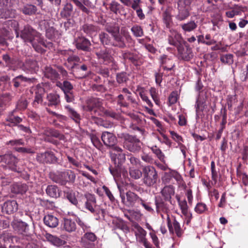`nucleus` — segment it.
Instances as JSON below:
<instances>
[{"label":"nucleus","mask_w":248,"mask_h":248,"mask_svg":"<svg viewBox=\"0 0 248 248\" xmlns=\"http://www.w3.org/2000/svg\"><path fill=\"white\" fill-rule=\"evenodd\" d=\"M208 210V208L206 204L202 202H198L194 208V211L199 214H204Z\"/></svg>","instance_id":"49"},{"label":"nucleus","mask_w":248,"mask_h":248,"mask_svg":"<svg viewBox=\"0 0 248 248\" xmlns=\"http://www.w3.org/2000/svg\"><path fill=\"white\" fill-rule=\"evenodd\" d=\"M139 205H142V206L148 212L150 213L154 212V209L151 206V202H146L145 201L141 199V202L139 203Z\"/></svg>","instance_id":"62"},{"label":"nucleus","mask_w":248,"mask_h":248,"mask_svg":"<svg viewBox=\"0 0 248 248\" xmlns=\"http://www.w3.org/2000/svg\"><path fill=\"white\" fill-rule=\"evenodd\" d=\"M169 171L165 172L162 177V180L163 183H170L172 178H174L179 183H181L183 181L182 176L177 171L170 169H169Z\"/></svg>","instance_id":"17"},{"label":"nucleus","mask_w":248,"mask_h":248,"mask_svg":"<svg viewBox=\"0 0 248 248\" xmlns=\"http://www.w3.org/2000/svg\"><path fill=\"white\" fill-rule=\"evenodd\" d=\"M123 164H114V167L111 166L109 167V170L110 173L115 178L120 179L121 178V172L124 166Z\"/></svg>","instance_id":"36"},{"label":"nucleus","mask_w":248,"mask_h":248,"mask_svg":"<svg viewBox=\"0 0 248 248\" xmlns=\"http://www.w3.org/2000/svg\"><path fill=\"white\" fill-rule=\"evenodd\" d=\"M162 19L163 23L165 24L166 28H170L172 23V20L171 15L167 10L163 12L162 14Z\"/></svg>","instance_id":"45"},{"label":"nucleus","mask_w":248,"mask_h":248,"mask_svg":"<svg viewBox=\"0 0 248 248\" xmlns=\"http://www.w3.org/2000/svg\"><path fill=\"white\" fill-rule=\"evenodd\" d=\"M96 59L100 63L110 65L112 68H117V62L113 57L112 49L109 48H104L96 50L95 52Z\"/></svg>","instance_id":"3"},{"label":"nucleus","mask_w":248,"mask_h":248,"mask_svg":"<svg viewBox=\"0 0 248 248\" xmlns=\"http://www.w3.org/2000/svg\"><path fill=\"white\" fill-rule=\"evenodd\" d=\"M49 177L53 182L63 186L68 182L74 183L76 174L74 171L67 170L63 171L51 172Z\"/></svg>","instance_id":"4"},{"label":"nucleus","mask_w":248,"mask_h":248,"mask_svg":"<svg viewBox=\"0 0 248 248\" xmlns=\"http://www.w3.org/2000/svg\"><path fill=\"white\" fill-rule=\"evenodd\" d=\"M197 26V23L193 20H190L180 25V27L184 32H190L194 31Z\"/></svg>","instance_id":"39"},{"label":"nucleus","mask_w":248,"mask_h":248,"mask_svg":"<svg viewBox=\"0 0 248 248\" xmlns=\"http://www.w3.org/2000/svg\"><path fill=\"white\" fill-rule=\"evenodd\" d=\"M43 220L44 224L49 228H55L59 224L58 218L57 217L52 214L45 215L44 217Z\"/></svg>","instance_id":"25"},{"label":"nucleus","mask_w":248,"mask_h":248,"mask_svg":"<svg viewBox=\"0 0 248 248\" xmlns=\"http://www.w3.org/2000/svg\"><path fill=\"white\" fill-rule=\"evenodd\" d=\"M45 90L40 85H38L36 86V91L35 92V95L33 101V105L36 106L41 104L43 102V96L45 93Z\"/></svg>","instance_id":"30"},{"label":"nucleus","mask_w":248,"mask_h":248,"mask_svg":"<svg viewBox=\"0 0 248 248\" xmlns=\"http://www.w3.org/2000/svg\"><path fill=\"white\" fill-rule=\"evenodd\" d=\"M28 190V186L25 184L16 183L13 185L11 191L15 194H23Z\"/></svg>","instance_id":"34"},{"label":"nucleus","mask_w":248,"mask_h":248,"mask_svg":"<svg viewBox=\"0 0 248 248\" xmlns=\"http://www.w3.org/2000/svg\"><path fill=\"white\" fill-rule=\"evenodd\" d=\"M86 199L85 208L93 214H98L100 213L99 206L97 205L96 199L93 194L86 193L84 196Z\"/></svg>","instance_id":"6"},{"label":"nucleus","mask_w":248,"mask_h":248,"mask_svg":"<svg viewBox=\"0 0 248 248\" xmlns=\"http://www.w3.org/2000/svg\"><path fill=\"white\" fill-rule=\"evenodd\" d=\"M100 40L103 45H112V42L109 35L105 32H101L99 35Z\"/></svg>","instance_id":"54"},{"label":"nucleus","mask_w":248,"mask_h":248,"mask_svg":"<svg viewBox=\"0 0 248 248\" xmlns=\"http://www.w3.org/2000/svg\"><path fill=\"white\" fill-rule=\"evenodd\" d=\"M152 151L155 154L157 158L163 163H165V156L161 150L156 146L152 147L151 148Z\"/></svg>","instance_id":"51"},{"label":"nucleus","mask_w":248,"mask_h":248,"mask_svg":"<svg viewBox=\"0 0 248 248\" xmlns=\"http://www.w3.org/2000/svg\"><path fill=\"white\" fill-rule=\"evenodd\" d=\"M82 30L86 34L92 35L97 31V28L92 24H85L82 26Z\"/></svg>","instance_id":"50"},{"label":"nucleus","mask_w":248,"mask_h":248,"mask_svg":"<svg viewBox=\"0 0 248 248\" xmlns=\"http://www.w3.org/2000/svg\"><path fill=\"white\" fill-rule=\"evenodd\" d=\"M167 200H165L160 196L155 197V205L156 211L157 213L160 212L167 213L169 210V204Z\"/></svg>","instance_id":"18"},{"label":"nucleus","mask_w":248,"mask_h":248,"mask_svg":"<svg viewBox=\"0 0 248 248\" xmlns=\"http://www.w3.org/2000/svg\"><path fill=\"white\" fill-rule=\"evenodd\" d=\"M134 228L136 229L135 231V235L137 241L141 244L143 242L147 240L146 235V231L140 227L138 224H135L134 225Z\"/></svg>","instance_id":"24"},{"label":"nucleus","mask_w":248,"mask_h":248,"mask_svg":"<svg viewBox=\"0 0 248 248\" xmlns=\"http://www.w3.org/2000/svg\"><path fill=\"white\" fill-rule=\"evenodd\" d=\"M76 45L78 49L88 51L90 48L91 44L88 39L84 37H80L77 39Z\"/></svg>","instance_id":"28"},{"label":"nucleus","mask_w":248,"mask_h":248,"mask_svg":"<svg viewBox=\"0 0 248 248\" xmlns=\"http://www.w3.org/2000/svg\"><path fill=\"white\" fill-rule=\"evenodd\" d=\"M0 162L7 164L9 168L14 171H17L16 164L18 159L11 153L8 152L4 155H0Z\"/></svg>","instance_id":"12"},{"label":"nucleus","mask_w":248,"mask_h":248,"mask_svg":"<svg viewBox=\"0 0 248 248\" xmlns=\"http://www.w3.org/2000/svg\"><path fill=\"white\" fill-rule=\"evenodd\" d=\"M72 68L75 69L73 70V72L75 73L76 77L78 78H84L86 76V74L82 73L80 75H79L78 73L80 70H82L83 72H87L88 69V67L86 64H82L81 66H78L76 63H75L74 65H73L72 66Z\"/></svg>","instance_id":"37"},{"label":"nucleus","mask_w":248,"mask_h":248,"mask_svg":"<svg viewBox=\"0 0 248 248\" xmlns=\"http://www.w3.org/2000/svg\"><path fill=\"white\" fill-rule=\"evenodd\" d=\"M71 1H72L79 10L87 15H89L91 12L86 7L89 8L93 7L92 2L89 0H84L83 2H81L78 0H71Z\"/></svg>","instance_id":"23"},{"label":"nucleus","mask_w":248,"mask_h":248,"mask_svg":"<svg viewBox=\"0 0 248 248\" xmlns=\"http://www.w3.org/2000/svg\"><path fill=\"white\" fill-rule=\"evenodd\" d=\"M142 174L141 171L140 170L135 169L134 167H130L129 174L133 178L138 179L141 176Z\"/></svg>","instance_id":"58"},{"label":"nucleus","mask_w":248,"mask_h":248,"mask_svg":"<svg viewBox=\"0 0 248 248\" xmlns=\"http://www.w3.org/2000/svg\"><path fill=\"white\" fill-rule=\"evenodd\" d=\"M62 229L68 232H75L77 229V225L75 221L71 219L64 218L62 223Z\"/></svg>","instance_id":"26"},{"label":"nucleus","mask_w":248,"mask_h":248,"mask_svg":"<svg viewBox=\"0 0 248 248\" xmlns=\"http://www.w3.org/2000/svg\"><path fill=\"white\" fill-rule=\"evenodd\" d=\"M43 133L48 137H52L58 138L62 140H64L65 139V136L63 134L60 133L58 130L54 129L47 128L44 130Z\"/></svg>","instance_id":"33"},{"label":"nucleus","mask_w":248,"mask_h":248,"mask_svg":"<svg viewBox=\"0 0 248 248\" xmlns=\"http://www.w3.org/2000/svg\"><path fill=\"white\" fill-rule=\"evenodd\" d=\"M211 169L212 173V184L215 185L217 183L218 177V171L216 169L215 162L212 161L211 163Z\"/></svg>","instance_id":"48"},{"label":"nucleus","mask_w":248,"mask_h":248,"mask_svg":"<svg viewBox=\"0 0 248 248\" xmlns=\"http://www.w3.org/2000/svg\"><path fill=\"white\" fill-rule=\"evenodd\" d=\"M36 79L35 78H28L24 77L22 75L16 76L12 80L13 85L15 88L19 87L21 83L23 82H26L28 83H33L36 81Z\"/></svg>","instance_id":"29"},{"label":"nucleus","mask_w":248,"mask_h":248,"mask_svg":"<svg viewBox=\"0 0 248 248\" xmlns=\"http://www.w3.org/2000/svg\"><path fill=\"white\" fill-rule=\"evenodd\" d=\"M81 197H83L82 195L79 194L78 192L70 191L66 194V198L68 201L77 207L79 206L78 201Z\"/></svg>","instance_id":"31"},{"label":"nucleus","mask_w":248,"mask_h":248,"mask_svg":"<svg viewBox=\"0 0 248 248\" xmlns=\"http://www.w3.org/2000/svg\"><path fill=\"white\" fill-rule=\"evenodd\" d=\"M46 193L50 197L56 198L60 196V192L57 186L49 185L46 189Z\"/></svg>","instance_id":"41"},{"label":"nucleus","mask_w":248,"mask_h":248,"mask_svg":"<svg viewBox=\"0 0 248 248\" xmlns=\"http://www.w3.org/2000/svg\"><path fill=\"white\" fill-rule=\"evenodd\" d=\"M37 7L32 4H27L20 9V11L25 15L31 16L34 15L37 12Z\"/></svg>","instance_id":"42"},{"label":"nucleus","mask_w":248,"mask_h":248,"mask_svg":"<svg viewBox=\"0 0 248 248\" xmlns=\"http://www.w3.org/2000/svg\"><path fill=\"white\" fill-rule=\"evenodd\" d=\"M40 27H44L46 29V36L50 40H54L59 38L61 34L53 27H50L48 22L46 20H42L39 23Z\"/></svg>","instance_id":"13"},{"label":"nucleus","mask_w":248,"mask_h":248,"mask_svg":"<svg viewBox=\"0 0 248 248\" xmlns=\"http://www.w3.org/2000/svg\"><path fill=\"white\" fill-rule=\"evenodd\" d=\"M126 200H125V196L120 193V197L123 203L125 205L132 207H138L139 203L141 202V198L136 193L129 191L126 194Z\"/></svg>","instance_id":"8"},{"label":"nucleus","mask_w":248,"mask_h":248,"mask_svg":"<svg viewBox=\"0 0 248 248\" xmlns=\"http://www.w3.org/2000/svg\"><path fill=\"white\" fill-rule=\"evenodd\" d=\"M36 159L39 163L42 164H53L57 161L54 153L51 151L37 153Z\"/></svg>","instance_id":"10"},{"label":"nucleus","mask_w":248,"mask_h":248,"mask_svg":"<svg viewBox=\"0 0 248 248\" xmlns=\"http://www.w3.org/2000/svg\"><path fill=\"white\" fill-rule=\"evenodd\" d=\"M6 121L12 124V125H16L21 123L22 121L20 117L15 116L14 114V111L11 112L7 117Z\"/></svg>","instance_id":"46"},{"label":"nucleus","mask_w":248,"mask_h":248,"mask_svg":"<svg viewBox=\"0 0 248 248\" xmlns=\"http://www.w3.org/2000/svg\"><path fill=\"white\" fill-rule=\"evenodd\" d=\"M160 66L164 70L170 71L174 67L172 60L166 55H162L159 58Z\"/></svg>","instance_id":"21"},{"label":"nucleus","mask_w":248,"mask_h":248,"mask_svg":"<svg viewBox=\"0 0 248 248\" xmlns=\"http://www.w3.org/2000/svg\"><path fill=\"white\" fill-rule=\"evenodd\" d=\"M90 137L93 145L97 149L100 150L102 147V144L99 138L95 134H90Z\"/></svg>","instance_id":"56"},{"label":"nucleus","mask_w":248,"mask_h":248,"mask_svg":"<svg viewBox=\"0 0 248 248\" xmlns=\"http://www.w3.org/2000/svg\"><path fill=\"white\" fill-rule=\"evenodd\" d=\"M45 76L52 80H57L59 78L58 72L50 66H46L44 70Z\"/></svg>","instance_id":"35"},{"label":"nucleus","mask_w":248,"mask_h":248,"mask_svg":"<svg viewBox=\"0 0 248 248\" xmlns=\"http://www.w3.org/2000/svg\"><path fill=\"white\" fill-rule=\"evenodd\" d=\"M47 101V104L49 107H56L60 104V96L58 94L56 93H48L46 97Z\"/></svg>","instance_id":"27"},{"label":"nucleus","mask_w":248,"mask_h":248,"mask_svg":"<svg viewBox=\"0 0 248 248\" xmlns=\"http://www.w3.org/2000/svg\"><path fill=\"white\" fill-rule=\"evenodd\" d=\"M180 36V35L176 32L174 34L169 35L168 39L169 43L172 46H176L177 48L179 45H182L178 41Z\"/></svg>","instance_id":"47"},{"label":"nucleus","mask_w":248,"mask_h":248,"mask_svg":"<svg viewBox=\"0 0 248 248\" xmlns=\"http://www.w3.org/2000/svg\"><path fill=\"white\" fill-rule=\"evenodd\" d=\"M143 183L147 186L155 185L158 179L157 172L155 168L152 166L144 167L142 169Z\"/></svg>","instance_id":"5"},{"label":"nucleus","mask_w":248,"mask_h":248,"mask_svg":"<svg viewBox=\"0 0 248 248\" xmlns=\"http://www.w3.org/2000/svg\"><path fill=\"white\" fill-rule=\"evenodd\" d=\"M10 93H5L0 96V111L3 110L7 104L12 99Z\"/></svg>","instance_id":"43"},{"label":"nucleus","mask_w":248,"mask_h":248,"mask_svg":"<svg viewBox=\"0 0 248 248\" xmlns=\"http://www.w3.org/2000/svg\"><path fill=\"white\" fill-rule=\"evenodd\" d=\"M150 93L155 103L157 105H159L160 100L158 96V93L156 89L154 87L151 88L150 90Z\"/></svg>","instance_id":"60"},{"label":"nucleus","mask_w":248,"mask_h":248,"mask_svg":"<svg viewBox=\"0 0 248 248\" xmlns=\"http://www.w3.org/2000/svg\"><path fill=\"white\" fill-rule=\"evenodd\" d=\"M178 13L175 18L179 21L186 19L190 16V4L178 1L177 3Z\"/></svg>","instance_id":"9"},{"label":"nucleus","mask_w":248,"mask_h":248,"mask_svg":"<svg viewBox=\"0 0 248 248\" xmlns=\"http://www.w3.org/2000/svg\"><path fill=\"white\" fill-rule=\"evenodd\" d=\"M131 31L134 36L136 37H141L143 35L144 32L141 27L138 25H134L131 29Z\"/></svg>","instance_id":"52"},{"label":"nucleus","mask_w":248,"mask_h":248,"mask_svg":"<svg viewBox=\"0 0 248 248\" xmlns=\"http://www.w3.org/2000/svg\"><path fill=\"white\" fill-rule=\"evenodd\" d=\"M167 221L170 232L171 234L175 232L178 237H181L183 233V231L181 228L180 223L176 219L174 218L172 223H171L169 215H167Z\"/></svg>","instance_id":"14"},{"label":"nucleus","mask_w":248,"mask_h":248,"mask_svg":"<svg viewBox=\"0 0 248 248\" xmlns=\"http://www.w3.org/2000/svg\"><path fill=\"white\" fill-rule=\"evenodd\" d=\"M19 37L24 42L31 43L35 51L39 53L44 52L42 46H46L44 39L41 37V34L29 24L24 26L23 29L20 31Z\"/></svg>","instance_id":"1"},{"label":"nucleus","mask_w":248,"mask_h":248,"mask_svg":"<svg viewBox=\"0 0 248 248\" xmlns=\"http://www.w3.org/2000/svg\"><path fill=\"white\" fill-rule=\"evenodd\" d=\"M220 59L221 62L224 64H231L233 62V55L230 54L222 55Z\"/></svg>","instance_id":"59"},{"label":"nucleus","mask_w":248,"mask_h":248,"mask_svg":"<svg viewBox=\"0 0 248 248\" xmlns=\"http://www.w3.org/2000/svg\"><path fill=\"white\" fill-rule=\"evenodd\" d=\"M73 6L71 3H67L62 11L61 14L62 16L68 17L70 16L73 11Z\"/></svg>","instance_id":"53"},{"label":"nucleus","mask_w":248,"mask_h":248,"mask_svg":"<svg viewBox=\"0 0 248 248\" xmlns=\"http://www.w3.org/2000/svg\"><path fill=\"white\" fill-rule=\"evenodd\" d=\"M185 47L184 46L179 45L177 46V51L179 58L185 61H189L194 56L193 53L191 48L186 43H184Z\"/></svg>","instance_id":"11"},{"label":"nucleus","mask_w":248,"mask_h":248,"mask_svg":"<svg viewBox=\"0 0 248 248\" xmlns=\"http://www.w3.org/2000/svg\"><path fill=\"white\" fill-rule=\"evenodd\" d=\"M21 69L27 73L33 74L39 69L37 62L33 59H28L23 62Z\"/></svg>","instance_id":"15"},{"label":"nucleus","mask_w":248,"mask_h":248,"mask_svg":"<svg viewBox=\"0 0 248 248\" xmlns=\"http://www.w3.org/2000/svg\"><path fill=\"white\" fill-rule=\"evenodd\" d=\"M46 238L48 241L57 247L62 246L65 244L64 240L49 233L46 234Z\"/></svg>","instance_id":"38"},{"label":"nucleus","mask_w":248,"mask_h":248,"mask_svg":"<svg viewBox=\"0 0 248 248\" xmlns=\"http://www.w3.org/2000/svg\"><path fill=\"white\" fill-rule=\"evenodd\" d=\"M114 42L112 43V46H117L120 48H124L126 47L125 43L123 37L117 33L113 36Z\"/></svg>","instance_id":"44"},{"label":"nucleus","mask_w":248,"mask_h":248,"mask_svg":"<svg viewBox=\"0 0 248 248\" xmlns=\"http://www.w3.org/2000/svg\"><path fill=\"white\" fill-rule=\"evenodd\" d=\"M118 137L123 140L124 148L130 152L138 153L141 150V143L136 136L122 133L118 135Z\"/></svg>","instance_id":"2"},{"label":"nucleus","mask_w":248,"mask_h":248,"mask_svg":"<svg viewBox=\"0 0 248 248\" xmlns=\"http://www.w3.org/2000/svg\"><path fill=\"white\" fill-rule=\"evenodd\" d=\"M111 160L114 164H124L126 160L125 154L123 152V149L118 146L111 147L109 152Z\"/></svg>","instance_id":"7"},{"label":"nucleus","mask_w":248,"mask_h":248,"mask_svg":"<svg viewBox=\"0 0 248 248\" xmlns=\"http://www.w3.org/2000/svg\"><path fill=\"white\" fill-rule=\"evenodd\" d=\"M16 15V11L12 8L3 7L0 9V18H8L15 17Z\"/></svg>","instance_id":"32"},{"label":"nucleus","mask_w":248,"mask_h":248,"mask_svg":"<svg viewBox=\"0 0 248 248\" xmlns=\"http://www.w3.org/2000/svg\"><path fill=\"white\" fill-rule=\"evenodd\" d=\"M195 108L197 113L202 112L205 108L204 102L199 98L197 99L195 104Z\"/></svg>","instance_id":"61"},{"label":"nucleus","mask_w":248,"mask_h":248,"mask_svg":"<svg viewBox=\"0 0 248 248\" xmlns=\"http://www.w3.org/2000/svg\"><path fill=\"white\" fill-rule=\"evenodd\" d=\"M8 24L9 27L12 28L16 32V37H19V23L15 20H10L8 21Z\"/></svg>","instance_id":"57"},{"label":"nucleus","mask_w":248,"mask_h":248,"mask_svg":"<svg viewBox=\"0 0 248 248\" xmlns=\"http://www.w3.org/2000/svg\"><path fill=\"white\" fill-rule=\"evenodd\" d=\"M18 209V204L15 200H9L5 202L2 206V210L7 214L16 212Z\"/></svg>","instance_id":"22"},{"label":"nucleus","mask_w":248,"mask_h":248,"mask_svg":"<svg viewBox=\"0 0 248 248\" xmlns=\"http://www.w3.org/2000/svg\"><path fill=\"white\" fill-rule=\"evenodd\" d=\"M65 108L66 109L68 115L76 123L79 124L80 120V116L73 108H71L69 105L65 106Z\"/></svg>","instance_id":"40"},{"label":"nucleus","mask_w":248,"mask_h":248,"mask_svg":"<svg viewBox=\"0 0 248 248\" xmlns=\"http://www.w3.org/2000/svg\"><path fill=\"white\" fill-rule=\"evenodd\" d=\"M106 30L113 36L116 33H119L120 28L116 24L107 25L106 26Z\"/></svg>","instance_id":"55"},{"label":"nucleus","mask_w":248,"mask_h":248,"mask_svg":"<svg viewBox=\"0 0 248 248\" xmlns=\"http://www.w3.org/2000/svg\"><path fill=\"white\" fill-rule=\"evenodd\" d=\"M83 239L89 242H93L96 240L97 237L93 232H89L85 233Z\"/></svg>","instance_id":"63"},{"label":"nucleus","mask_w":248,"mask_h":248,"mask_svg":"<svg viewBox=\"0 0 248 248\" xmlns=\"http://www.w3.org/2000/svg\"><path fill=\"white\" fill-rule=\"evenodd\" d=\"M127 79L128 78L125 73H120L118 74L116 76L117 81L119 84L125 82Z\"/></svg>","instance_id":"64"},{"label":"nucleus","mask_w":248,"mask_h":248,"mask_svg":"<svg viewBox=\"0 0 248 248\" xmlns=\"http://www.w3.org/2000/svg\"><path fill=\"white\" fill-rule=\"evenodd\" d=\"M102 100L98 98H93L90 99L88 105L86 108V110L87 111H92L94 110L96 112L95 108L98 109L100 111L104 110V108L102 106Z\"/></svg>","instance_id":"20"},{"label":"nucleus","mask_w":248,"mask_h":248,"mask_svg":"<svg viewBox=\"0 0 248 248\" xmlns=\"http://www.w3.org/2000/svg\"><path fill=\"white\" fill-rule=\"evenodd\" d=\"M160 194L161 197L171 203L172 198L175 194V187L171 185H166L161 190Z\"/></svg>","instance_id":"19"},{"label":"nucleus","mask_w":248,"mask_h":248,"mask_svg":"<svg viewBox=\"0 0 248 248\" xmlns=\"http://www.w3.org/2000/svg\"><path fill=\"white\" fill-rule=\"evenodd\" d=\"M101 140L106 146L111 149V147L117 146V140L116 136L112 133L108 131L102 132Z\"/></svg>","instance_id":"16"}]
</instances>
